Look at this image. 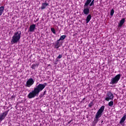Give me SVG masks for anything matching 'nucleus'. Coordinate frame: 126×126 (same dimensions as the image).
<instances>
[{
    "mask_svg": "<svg viewBox=\"0 0 126 126\" xmlns=\"http://www.w3.org/2000/svg\"><path fill=\"white\" fill-rule=\"evenodd\" d=\"M46 85V83L39 84L38 85H36V87L34 88L33 90L32 91V92L28 94V98H29V99H32V98H35L36 96H38L39 93L44 90Z\"/></svg>",
    "mask_w": 126,
    "mask_h": 126,
    "instance_id": "obj_1",
    "label": "nucleus"
},
{
    "mask_svg": "<svg viewBox=\"0 0 126 126\" xmlns=\"http://www.w3.org/2000/svg\"><path fill=\"white\" fill-rule=\"evenodd\" d=\"M105 110V106H102L97 111L95 114V119H94L93 124L94 126H96L98 121H99V119L102 117V115L104 112V110Z\"/></svg>",
    "mask_w": 126,
    "mask_h": 126,
    "instance_id": "obj_2",
    "label": "nucleus"
},
{
    "mask_svg": "<svg viewBox=\"0 0 126 126\" xmlns=\"http://www.w3.org/2000/svg\"><path fill=\"white\" fill-rule=\"evenodd\" d=\"M20 38H21V31H19L14 33V35L12 37L11 42L14 44H16V43L20 40Z\"/></svg>",
    "mask_w": 126,
    "mask_h": 126,
    "instance_id": "obj_3",
    "label": "nucleus"
},
{
    "mask_svg": "<svg viewBox=\"0 0 126 126\" xmlns=\"http://www.w3.org/2000/svg\"><path fill=\"white\" fill-rule=\"evenodd\" d=\"M121 74H117L115 77L111 79L110 84H117L119 82V80L121 79Z\"/></svg>",
    "mask_w": 126,
    "mask_h": 126,
    "instance_id": "obj_4",
    "label": "nucleus"
},
{
    "mask_svg": "<svg viewBox=\"0 0 126 126\" xmlns=\"http://www.w3.org/2000/svg\"><path fill=\"white\" fill-rule=\"evenodd\" d=\"M106 98H105V101H109L110 100H113L114 94L111 92H107L106 94Z\"/></svg>",
    "mask_w": 126,
    "mask_h": 126,
    "instance_id": "obj_5",
    "label": "nucleus"
},
{
    "mask_svg": "<svg viewBox=\"0 0 126 126\" xmlns=\"http://www.w3.org/2000/svg\"><path fill=\"white\" fill-rule=\"evenodd\" d=\"M34 82L35 81H34L33 78H31L27 80L25 86L26 87H31V86H32V85L34 84Z\"/></svg>",
    "mask_w": 126,
    "mask_h": 126,
    "instance_id": "obj_6",
    "label": "nucleus"
},
{
    "mask_svg": "<svg viewBox=\"0 0 126 126\" xmlns=\"http://www.w3.org/2000/svg\"><path fill=\"white\" fill-rule=\"evenodd\" d=\"M8 112H9V110H8L7 111H5L4 112H3L2 114L0 115V122H2L4 119H5V117L6 116H7L8 114Z\"/></svg>",
    "mask_w": 126,
    "mask_h": 126,
    "instance_id": "obj_7",
    "label": "nucleus"
},
{
    "mask_svg": "<svg viewBox=\"0 0 126 126\" xmlns=\"http://www.w3.org/2000/svg\"><path fill=\"white\" fill-rule=\"evenodd\" d=\"M90 11V7L84 6L83 13L85 15H88Z\"/></svg>",
    "mask_w": 126,
    "mask_h": 126,
    "instance_id": "obj_8",
    "label": "nucleus"
},
{
    "mask_svg": "<svg viewBox=\"0 0 126 126\" xmlns=\"http://www.w3.org/2000/svg\"><path fill=\"white\" fill-rule=\"evenodd\" d=\"M60 41L59 39L57 40L54 44V48L55 49H59L60 47H62V44L60 43Z\"/></svg>",
    "mask_w": 126,
    "mask_h": 126,
    "instance_id": "obj_9",
    "label": "nucleus"
},
{
    "mask_svg": "<svg viewBox=\"0 0 126 126\" xmlns=\"http://www.w3.org/2000/svg\"><path fill=\"white\" fill-rule=\"evenodd\" d=\"M36 28V25L32 24L30 26L29 28V32H34V30Z\"/></svg>",
    "mask_w": 126,
    "mask_h": 126,
    "instance_id": "obj_10",
    "label": "nucleus"
},
{
    "mask_svg": "<svg viewBox=\"0 0 126 126\" xmlns=\"http://www.w3.org/2000/svg\"><path fill=\"white\" fill-rule=\"evenodd\" d=\"M125 21L126 19L123 18L122 19H121V20L120 21V23H119L118 27H122V26L124 25V24L125 23Z\"/></svg>",
    "mask_w": 126,
    "mask_h": 126,
    "instance_id": "obj_11",
    "label": "nucleus"
},
{
    "mask_svg": "<svg viewBox=\"0 0 126 126\" xmlns=\"http://www.w3.org/2000/svg\"><path fill=\"white\" fill-rule=\"evenodd\" d=\"M126 115L125 114L124 116L121 118L120 121V125H122L123 123H125V121H126Z\"/></svg>",
    "mask_w": 126,
    "mask_h": 126,
    "instance_id": "obj_12",
    "label": "nucleus"
},
{
    "mask_svg": "<svg viewBox=\"0 0 126 126\" xmlns=\"http://www.w3.org/2000/svg\"><path fill=\"white\" fill-rule=\"evenodd\" d=\"M49 5V3H43L42 4V6L40 7L41 9H45L47 6Z\"/></svg>",
    "mask_w": 126,
    "mask_h": 126,
    "instance_id": "obj_13",
    "label": "nucleus"
},
{
    "mask_svg": "<svg viewBox=\"0 0 126 126\" xmlns=\"http://www.w3.org/2000/svg\"><path fill=\"white\" fill-rule=\"evenodd\" d=\"M91 18H92L91 14L88 15L87 17V18L86 19V23H89V21L91 20Z\"/></svg>",
    "mask_w": 126,
    "mask_h": 126,
    "instance_id": "obj_14",
    "label": "nucleus"
},
{
    "mask_svg": "<svg viewBox=\"0 0 126 126\" xmlns=\"http://www.w3.org/2000/svg\"><path fill=\"white\" fill-rule=\"evenodd\" d=\"M91 1H92V0H87L86 2L85 3V4L84 5V6H88V5H89L91 2Z\"/></svg>",
    "mask_w": 126,
    "mask_h": 126,
    "instance_id": "obj_15",
    "label": "nucleus"
},
{
    "mask_svg": "<svg viewBox=\"0 0 126 126\" xmlns=\"http://www.w3.org/2000/svg\"><path fill=\"white\" fill-rule=\"evenodd\" d=\"M65 38H66V35H61L60 37V39H59L58 40L59 41H61L63 40H64V39H65Z\"/></svg>",
    "mask_w": 126,
    "mask_h": 126,
    "instance_id": "obj_16",
    "label": "nucleus"
},
{
    "mask_svg": "<svg viewBox=\"0 0 126 126\" xmlns=\"http://www.w3.org/2000/svg\"><path fill=\"white\" fill-rule=\"evenodd\" d=\"M4 10V6H1L0 7V13H3V11Z\"/></svg>",
    "mask_w": 126,
    "mask_h": 126,
    "instance_id": "obj_17",
    "label": "nucleus"
},
{
    "mask_svg": "<svg viewBox=\"0 0 126 126\" xmlns=\"http://www.w3.org/2000/svg\"><path fill=\"white\" fill-rule=\"evenodd\" d=\"M36 66H38V64L37 63L33 64L32 65L31 67V68H32V69H35V67H36Z\"/></svg>",
    "mask_w": 126,
    "mask_h": 126,
    "instance_id": "obj_18",
    "label": "nucleus"
},
{
    "mask_svg": "<svg viewBox=\"0 0 126 126\" xmlns=\"http://www.w3.org/2000/svg\"><path fill=\"white\" fill-rule=\"evenodd\" d=\"M113 105H114V101H111L108 103V106H109L110 107H112Z\"/></svg>",
    "mask_w": 126,
    "mask_h": 126,
    "instance_id": "obj_19",
    "label": "nucleus"
},
{
    "mask_svg": "<svg viewBox=\"0 0 126 126\" xmlns=\"http://www.w3.org/2000/svg\"><path fill=\"white\" fill-rule=\"evenodd\" d=\"M93 106H94V104L93 103V101H92L89 103L88 106L89 108H91Z\"/></svg>",
    "mask_w": 126,
    "mask_h": 126,
    "instance_id": "obj_20",
    "label": "nucleus"
},
{
    "mask_svg": "<svg viewBox=\"0 0 126 126\" xmlns=\"http://www.w3.org/2000/svg\"><path fill=\"white\" fill-rule=\"evenodd\" d=\"M114 13H115V11L114 10V9H112L110 12L111 16H113V15H114Z\"/></svg>",
    "mask_w": 126,
    "mask_h": 126,
    "instance_id": "obj_21",
    "label": "nucleus"
},
{
    "mask_svg": "<svg viewBox=\"0 0 126 126\" xmlns=\"http://www.w3.org/2000/svg\"><path fill=\"white\" fill-rule=\"evenodd\" d=\"M51 32H52V33H53V34H56V30H55L53 28H51Z\"/></svg>",
    "mask_w": 126,
    "mask_h": 126,
    "instance_id": "obj_22",
    "label": "nucleus"
},
{
    "mask_svg": "<svg viewBox=\"0 0 126 126\" xmlns=\"http://www.w3.org/2000/svg\"><path fill=\"white\" fill-rule=\"evenodd\" d=\"M94 0H92V1L89 5L90 6H92V5H94Z\"/></svg>",
    "mask_w": 126,
    "mask_h": 126,
    "instance_id": "obj_23",
    "label": "nucleus"
},
{
    "mask_svg": "<svg viewBox=\"0 0 126 126\" xmlns=\"http://www.w3.org/2000/svg\"><path fill=\"white\" fill-rule=\"evenodd\" d=\"M62 58H63V55H59L57 57V59H62Z\"/></svg>",
    "mask_w": 126,
    "mask_h": 126,
    "instance_id": "obj_24",
    "label": "nucleus"
},
{
    "mask_svg": "<svg viewBox=\"0 0 126 126\" xmlns=\"http://www.w3.org/2000/svg\"><path fill=\"white\" fill-rule=\"evenodd\" d=\"M86 99V98H85V97L83 98L82 99V102L83 103H84V100H85Z\"/></svg>",
    "mask_w": 126,
    "mask_h": 126,
    "instance_id": "obj_25",
    "label": "nucleus"
},
{
    "mask_svg": "<svg viewBox=\"0 0 126 126\" xmlns=\"http://www.w3.org/2000/svg\"><path fill=\"white\" fill-rule=\"evenodd\" d=\"M44 95H46V91L43 92L42 96H44Z\"/></svg>",
    "mask_w": 126,
    "mask_h": 126,
    "instance_id": "obj_26",
    "label": "nucleus"
},
{
    "mask_svg": "<svg viewBox=\"0 0 126 126\" xmlns=\"http://www.w3.org/2000/svg\"><path fill=\"white\" fill-rule=\"evenodd\" d=\"M71 122H72V120H70L68 122V124H70V123H71Z\"/></svg>",
    "mask_w": 126,
    "mask_h": 126,
    "instance_id": "obj_27",
    "label": "nucleus"
},
{
    "mask_svg": "<svg viewBox=\"0 0 126 126\" xmlns=\"http://www.w3.org/2000/svg\"><path fill=\"white\" fill-rule=\"evenodd\" d=\"M13 98H14V95H12V96H11V98H12V99H13Z\"/></svg>",
    "mask_w": 126,
    "mask_h": 126,
    "instance_id": "obj_28",
    "label": "nucleus"
},
{
    "mask_svg": "<svg viewBox=\"0 0 126 126\" xmlns=\"http://www.w3.org/2000/svg\"><path fill=\"white\" fill-rule=\"evenodd\" d=\"M36 21H39V18H37V19H36Z\"/></svg>",
    "mask_w": 126,
    "mask_h": 126,
    "instance_id": "obj_29",
    "label": "nucleus"
},
{
    "mask_svg": "<svg viewBox=\"0 0 126 126\" xmlns=\"http://www.w3.org/2000/svg\"><path fill=\"white\" fill-rule=\"evenodd\" d=\"M2 15V14H1V13H0V16Z\"/></svg>",
    "mask_w": 126,
    "mask_h": 126,
    "instance_id": "obj_30",
    "label": "nucleus"
}]
</instances>
